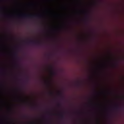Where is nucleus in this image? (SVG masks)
Here are the masks:
<instances>
[{
	"label": "nucleus",
	"instance_id": "1",
	"mask_svg": "<svg viewBox=\"0 0 124 124\" xmlns=\"http://www.w3.org/2000/svg\"><path fill=\"white\" fill-rule=\"evenodd\" d=\"M22 19H31V18H36L39 17V16H32L31 15H22L20 16Z\"/></svg>",
	"mask_w": 124,
	"mask_h": 124
},
{
	"label": "nucleus",
	"instance_id": "2",
	"mask_svg": "<svg viewBox=\"0 0 124 124\" xmlns=\"http://www.w3.org/2000/svg\"><path fill=\"white\" fill-rule=\"evenodd\" d=\"M28 43L29 44H31L32 45H40L41 44V43L39 42H37L33 40H31Z\"/></svg>",
	"mask_w": 124,
	"mask_h": 124
},
{
	"label": "nucleus",
	"instance_id": "3",
	"mask_svg": "<svg viewBox=\"0 0 124 124\" xmlns=\"http://www.w3.org/2000/svg\"><path fill=\"white\" fill-rule=\"evenodd\" d=\"M114 109L116 110V111H118V110H121V109H124V108H122L120 107L119 105H117L115 107H114Z\"/></svg>",
	"mask_w": 124,
	"mask_h": 124
},
{
	"label": "nucleus",
	"instance_id": "4",
	"mask_svg": "<svg viewBox=\"0 0 124 124\" xmlns=\"http://www.w3.org/2000/svg\"><path fill=\"white\" fill-rule=\"evenodd\" d=\"M50 69H51V74L52 75H55L56 74V73L54 70H53V67L52 66H50Z\"/></svg>",
	"mask_w": 124,
	"mask_h": 124
},
{
	"label": "nucleus",
	"instance_id": "5",
	"mask_svg": "<svg viewBox=\"0 0 124 124\" xmlns=\"http://www.w3.org/2000/svg\"><path fill=\"white\" fill-rule=\"evenodd\" d=\"M14 56L15 57V58H18V53H17V52H15L14 53Z\"/></svg>",
	"mask_w": 124,
	"mask_h": 124
},
{
	"label": "nucleus",
	"instance_id": "6",
	"mask_svg": "<svg viewBox=\"0 0 124 124\" xmlns=\"http://www.w3.org/2000/svg\"><path fill=\"white\" fill-rule=\"evenodd\" d=\"M58 94L61 96L62 98H63V95H62V93H59Z\"/></svg>",
	"mask_w": 124,
	"mask_h": 124
},
{
	"label": "nucleus",
	"instance_id": "7",
	"mask_svg": "<svg viewBox=\"0 0 124 124\" xmlns=\"http://www.w3.org/2000/svg\"><path fill=\"white\" fill-rule=\"evenodd\" d=\"M61 119H64V115H63V114H62L61 115Z\"/></svg>",
	"mask_w": 124,
	"mask_h": 124
},
{
	"label": "nucleus",
	"instance_id": "8",
	"mask_svg": "<svg viewBox=\"0 0 124 124\" xmlns=\"http://www.w3.org/2000/svg\"><path fill=\"white\" fill-rule=\"evenodd\" d=\"M29 81H30V78H29V77H27L26 79V82H28Z\"/></svg>",
	"mask_w": 124,
	"mask_h": 124
},
{
	"label": "nucleus",
	"instance_id": "9",
	"mask_svg": "<svg viewBox=\"0 0 124 124\" xmlns=\"http://www.w3.org/2000/svg\"><path fill=\"white\" fill-rule=\"evenodd\" d=\"M49 94H50L51 95H52V94H53V93H52V92H50V93H49Z\"/></svg>",
	"mask_w": 124,
	"mask_h": 124
},
{
	"label": "nucleus",
	"instance_id": "10",
	"mask_svg": "<svg viewBox=\"0 0 124 124\" xmlns=\"http://www.w3.org/2000/svg\"><path fill=\"white\" fill-rule=\"evenodd\" d=\"M58 106H61V104L60 103H58Z\"/></svg>",
	"mask_w": 124,
	"mask_h": 124
}]
</instances>
